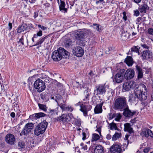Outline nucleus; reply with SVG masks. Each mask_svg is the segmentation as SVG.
I'll use <instances>...</instances> for the list:
<instances>
[{
  "instance_id": "obj_1",
  "label": "nucleus",
  "mask_w": 153,
  "mask_h": 153,
  "mask_svg": "<svg viewBox=\"0 0 153 153\" xmlns=\"http://www.w3.org/2000/svg\"><path fill=\"white\" fill-rule=\"evenodd\" d=\"M146 90V88L143 84L138 86L134 90V94L130 95L128 101L134 103L137 101L138 99L140 101L146 100L147 97Z\"/></svg>"
},
{
  "instance_id": "obj_2",
  "label": "nucleus",
  "mask_w": 153,
  "mask_h": 153,
  "mask_svg": "<svg viewBox=\"0 0 153 153\" xmlns=\"http://www.w3.org/2000/svg\"><path fill=\"white\" fill-rule=\"evenodd\" d=\"M55 97L56 98L55 100L57 103L58 106L60 107L62 112L65 111L71 112L73 111L74 108L71 105L63 104L64 102L62 96L57 95Z\"/></svg>"
},
{
  "instance_id": "obj_3",
  "label": "nucleus",
  "mask_w": 153,
  "mask_h": 153,
  "mask_svg": "<svg viewBox=\"0 0 153 153\" xmlns=\"http://www.w3.org/2000/svg\"><path fill=\"white\" fill-rule=\"evenodd\" d=\"M114 105L115 109H123L127 107L126 98L124 97H119L114 100Z\"/></svg>"
},
{
  "instance_id": "obj_4",
  "label": "nucleus",
  "mask_w": 153,
  "mask_h": 153,
  "mask_svg": "<svg viewBox=\"0 0 153 153\" xmlns=\"http://www.w3.org/2000/svg\"><path fill=\"white\" fill-rule=\"evenodd\" d=\"M48 123L46 122L39 123L35 128L34 130V134L38 136L43 134L45 131Z\"/></svg>"
},
{
  "instance_id": "obj_5",
  "label": "nucleus",
  "mask_w": 153,
  "mask_h": 153,
  "mask_svg": "<svg viewBox=\"0 0 153 153\" xmlns=\"http://www.w3.org/2000/svg\"><path fill=\"white\" fill-rule=\"evenodd\" d=\"M34 87L37 90V92L39 93L44 91L46 88L45 82L40 79L36 80L35 82Z\"/></svg>"
},
{
  "instance_id": "obj_6",
  "label": "nucleus",
  "mask_w": 153,
  "mask_h": 153,
  "mask_svg": "<svg viewBox=\"0 0 153 153\" xmlns=\"http://www.w3.org/2000/svg\"><path fill=\"white\" fill-rule=\"evenodd\" d=\"M125 70L123 69H121L114 76L113 81L117 83L122 82L123 79Z\"/></svg>"
},
{
  "instance_id": "obj_7",
  "label": "nucleus",
  "mask_w": 153,
  "mask_h": 153,
  "mask_svg": "<svg viewBox=\"0 0 153 153\" xmlns=\"http://www.w3.org/2000/svg\"><path fill=\"white\" fill-rule=\"evenodd\" d=\"M34 125L31 123H27L24 126L22 131V133L24 136H27V134L31 132L34 128Z\"/></svg>"
},
{
  "instance_id": "obj_8",
  "label": "nucleus",
  "mask_w": 153,
  "mask_h": 153,
  "mask_svg": "<svg viewBox=\"0 0 153 153\" xmlns=\"http://www.w3.org/2000/svg\"><path fill=\"white\" fill-rule=\"evenodd\" d=\"M96 91V95H102L106 92V87L105 84H100L95 87L94 92Z\"/></svg>"
},
{
  "instance_id": "obj_9",
  "label": "nucleus",
  "mask_w": 153,
  "mask_h": 153,
  "mask_svg": "<svg viewBox=\"0 0 153 153\" xmlns=\"http://www.w3.org/2000/svg\"><path fill=\"white\" fill-rule=\"evenodd\" d=\"M80 110L83 112L84 115L85 116L87 115L88 111L92 108V106L88 105L87 103L86 102L80 105Z\"/></svg>"
},
{
  "instance_id": "obj_10",
  "label": "nucleus",
  "mask_w": 153,
  "mask_h": 153,
  "mask_svg": "<svg viewBox=\"0 0 153 153\" xmlns=\"http://www.w3.org/2000/svg\"><path fill=\"white\" fill-rule=\"evenodd\" d=\"M135 83L133 81L125 82L123 85V90L125 91H128L131 89L134 88L138 86H135Z\"/></svg>"
},
{
  "instance_id": "obj_11",
  "label": "nucleus",
  "mask_w": 153,
  "mask_h": 153,
  "mask_svg": "<svg viewBox=\"0 0 153 153\" xmlns=\"http://www.w3.org/2000/svg\"><path fill=\"white\" fill-rule=\"evenodd\" d=\"M5 141L8 144L13 145L15 141V138L13 135L11 134H7L5 137Z\"/></svg>"
},
{
  "instance_id": "obj_12",
  "label": "nucleus",
  "mask_w": 153,
  "mask_h": 153,
  "mask_svg": "<svg viewBox=\"0 0 153 153\" xmlns=\"http://www.w3.org/2000/svg\"><path fill=\"white\" fill-rule=\"evenodd\" d=\"M152 55V52L149 50L144 51L142 53V60L150 59Z\"/></svg>"
},
{
  "instance_id": "obj_13",
  "label": "nucleus",
  "mask_w": 153,
  "mask_h": 153,
  "mask_svg": "<svg viewBox=\"0 0 153 153\" xmlns=\"http://www.w3.org/2000/svg\"><path fill=\"white\" fill-rule=\"evenodd\" d=\"M134 75V71L133 69H128L124 74L125 78L127 79H132Z\"/></svg>"
},
{
  "instance_id": "obj_14",
  "label": "nucleus",
  "mask_w": 153,
  "mask_h": 153,
  "mask_svg": "<svg viewBox=\"0 0 153 153\" xmlns=\"http://www.w3.org/2000/svg\"><path fill=\"white\" fill-rule=\"evenodd\" d=\"M73 52L75 56L78 57L82 56L84 53L83 50L81 47L79 46L74 48Z\"/></svg>"
},
{
  "instance_id": "obj_15",
  "label": "nucleus",
  "mask_w": 153,
  "mask_h": 153,
  "mask_svg": "<svg viewBox=\"0 0 153 153\" xmlns=\"http://www.w3.org/2000/svg\"><path fill=\"white\" fill-rule=\"evenodd\" d=\"M111 153H121L122 149L121 146L118 144H113L110 148Z\"/></svg>"
},
{
  "instance_id": "obj_16",
  "label": "nucleus",
  "mask_w": 153,
  "mask_h": 153,
  "mask_svg": "<svg viewBox=\"0 0 153 153\" xmlns=\"http://www.w3.org/2000/svg\"><path fill=\"white\" fill-rule=\"evenodd\" d=\"M58 50L60 55L62 56V58H67L69 57L70 53L63 48L60 47Z\"/></svg>"
},
{
  "instance_id": "obj_17",
  "label": "nucleus",
  "mask_w": 153,
  "mask_h": 153,
  "mask_svg": "<svg viewBox=\"0 0 153 153\" xmlns=\"http://www.w3.org/2000/svg\"><path fill=\"white\" fill-rule=\"evenodd\" d=\"M61 56L60 55L57 49L55 51L52 53L51 58L53 61L56 62L59 61L62 59Z\"/></svg>"
},
{
  "instance_id": "obj_18",
  "label": "nucleus",
  "mask_w": 153,
  "mask_h": 153,
  "mask_svg": "<svg viewBox=\"0 0 153 153\" xmlns=\"http://www.w3.org/2000/svg\"><path fill=\"white\" fill-rule=\"evenodd\" d=\"M124 111L123 112V115L126 117H130L134 115L136 112L131 111L129 109L128 105L127 107H126L125 108L123 109Z\"/></svg>"
},
{
  "instance_id": "obj_19",
  "label": "nucleus",
  "mask_w": 153,
  "mask_h": 153,
  "mask_svg": "<svg viewBox=\"0 0 153 153\" xmlns=\"http://www.w3.org/2000/svg\"><path fill=\"white\" fill-rule=\"evenodd\" d=\"M59 119L64 123L68 122L70 121L71 117L68 114L66 113L62 114L59 117Z\"/></svg>"
},
{
  "instance_id": "obj_20",
  "label": "nucleus",
  "mask_w": 153,
  "mask_h": 153,
  "mask_svg": "<svg viewBox=\"0 0 153 153\" xmlns=\"http://www.w3.org/2000/svg\"><path fill=\"white\" fill-rule=\"evenodd\" d=\"M85 32L83 30L75 31L74 35L76 39L82 38L84 36Z\"/></svg>"
},
{
  "instance_id": "obj_21",
  "label": "nucleus",
  "mask_w": 153,
  "mask_h": 153,
  "mask_svg": "<svg viewBox=\"0 0 153 153\" xmlns=\"http://www.w3.org/2000/svg\"><path fill=\"white\" fill-rule=\"evenodd\" d=\"M138 9L141 13H146V10L149 9V7L146 4H143L139 7Z\"/></svg>"
},
{
  "instance_id": "obj_22",
  "label": "nucleus",
  "mask_w": 153,
  "mask_h": 153,
  "mask_svg": "<svg viewBox=\"0 0 153 153\" xmlns=\"http://www.w3.org/2000/svg\"><path fill=\"white\" fill-rule=\"evenodd\" d=\"M48 36H43L40 38L38 40L37 42L35 44L32 45H30V47L39 45L40 46H41V45L43 43V42L46 39H48Z\"/></svg>"
},
{
  "instance_id": "obj_23",
  "label": "nucleus",
  "mask_w": 153,
  "mask_h": 153,
  "mask_svg": "<svg viewBox=\"0 0 153 153\" xmlns=\"http://www.w3.org/2000/svg\"><path fill=\"white\" fill-rule=\"evenodd\" d=\"M59 10L64 13L67 11V9L65 8V2L61 0H60V3H58Z\"/></svg>"
},
{
  "instance_id": "obj_24",
  "label": "nucleus",
  "mask_w": 153,
  "mask_h": 153,
  "mask_svg": "<svg viewBox=\"0 0 153 153\" xmlns=\"http://www.w3.org/2000/svg\"><path fill=\"white\" fill-rule=\"evenodd\" d=\"M144 136L147 137L149 136L152 137H153V134L151 130L148 128L144 129L142 131Z\"/></svg>"
},
{
  "instance_id": "obj_25",
  "label": "nucleus",
  "mask_w": 153,
  "mask_h": 153,
  "mask_svg": "<svg viewBox=\"0 0 153 153\" xmlns=\"http://www.w3.org/2000/svg\"><path fill=\"white\" fill-rule=\"evenodd\" d=\"M102 104L97 105L94 108L95 114H98L101 113L102 111Z\"/></svg>"
},
{
  "instance_id": "obj_26",
  "label": "nucleus",
  "mask_w": 153,
  "mask_h": 153,
  "mask_svg": "<svg viewBox=\"0 0 153 153\" xmlns=\"http://www.w3.org/2000/svg\"><path fill=\"white\" fill-rule=\"evenodd\" d=\"M124 130L125 131H127L130 133L133 132V129L131 127L130 123H126L124 124Z\"/></svg>"
},
{
  "instance_id": "obj_27",
  "label": "nucleus",
  "mask_w": 153,
  "mask_h": 153,
  "mask_svg": "<svg viewBox=\"0 0 153 153\" xmlns=\"http://www.w3.org/2000/svg\"><path fill=\"white\" fill-rule=\"evenodd\" d=\"M124 62L128 66H132L133 63V59L130 56H127Z\"/></svg>"
},
{
  "instance_id": "obj_28",
  "label": "nucleus",
  "mask_w": 153,
  "mask_h": 153,
  "mask_svg": "<svg viewBox=\"0 0 153 153\" xmlns=\"http://www.w3.org/2000/svg\"><path fill=\"white\" fill-rule=\"evenodd\" d=\"M94 153H104L103 147L101 145L97 146L94 149Z\"/></svg>"
},
{
  "instance_id": "obj_29",
  "label": "nucleus",
  "mask_w": 153,
  "mask_h": 153,
  "mask_svg": "<svg viewBox=\"0 0 153 153\" xmlns=\"http://www.w3.org/2000/svg\"><path fill=\"white\" fill-rule=\"evenodd\" d=\"M90 89L88 88H85V90L84 92V94L85 96V98L83 99V101H87L89 100V93L88 91H90Z\"/></svg>"
},
{
  "instance_id": "obj_30",
  "label": "nucleus",
  "mask_w": 153,
  "mask_h": 153,
  "mask_svg": "<svg viewBox=\"0 0 153 153\" xmlns=\"http://www.w3.org/2000/svg\"><path fill=\"white\" fill-rule=\"evenodd\" d=\"M129 33L127 32L122 31L121 33V38L122 40H125L128 39L129 36Z\"/></svg>"
},
{
  "instance_id": "obj_31",
  "label": "nucleus",
  "mask_w": 153,
  "mask_h": 153,
  "mask_svg": "<svg viewBox=\"0 0 153 153\" xmlns=\"http://www.w3.org/2000/svg\"><path fill=\"white\" fill-rule=\"evenodd\" d=\"M46 115V114L42 112H40L35 113L31 116H30V117L31 118V117H35L37 119L39 118L40 117H44Z\"/></svg>"
},
{
  "instance_id": "obj_32",
  "label": "nucleus",
  "mask_w": 153,
  "mask_h": 153,
  "mask_svg": "<svg viewBox=\"0 0 153 153\" xmlns=\"http://www.w3.org/2000/svg\"><path fill=\"white\" fill-rule=\"evenodd\" d=\"M136 68L138 73V78H142L143 76V73L142 68L137 65L136 66Z\"/></svg>"
},
{
  "instance_id": "obj_33",
  "label": "nucleus",
  "mask_w": 153,
  "mask_h": 153,
  "mask_svg": "<svg viewBox=\"0 0 153 153\" xmlns=\"http://www.w3.org/2000/svg\"><path fill=\"white\" fill-rule=\"evenodd\" d=\"M58 108H59L57 106L56 108L54 109H49V113L50 114H51V115L53 114H55L56 115L58 114Z\"/></svg>"
},
{
  "instance_id": "obj_34",
  "label": "nucleus",
  "mask_w": 153,
  "mask_h": 153,
  "mask_svg": "<svg viewBox=\"0 0 153 153\" xmlns=\"http://www.w3.org/2000/svg\"><path fill=\"white\" fill-rule=\"evenodd\" d=\"M121 137V133H118L116 132L115 134L112 136V140L115 141L117 139L120 138Z\"/></svg>"
},
{
  "instance_id": "obj_35",
  "label": "nucleus",
  "mask_w": 153,
  "mask_h": 153,
  "mask_svg": "<svg viewBox=\"0 0 153 153\" xmlns=\"http://www.w3.org/2000/svg\"><path fill=\"white\" fill-rule=\"evenodd\" d=\"M109 126L110 127V129L111 130H113V129L115 130H118V128L117 127L116 124L114 122H112L111 123H109Z\"/></svg>"
},
{
  "instance_id": "obj_36",
  "label": "nucleus",
  "mask_w": 153,
  "mask_h": 153,
  "mask_svg": "<svg viewBox=\"0 0 153 153\" xmlns=\"http://www.w3.org/2000/svg\"><path fill=\"white\" fill-rule=\"evenodd\" d=\"M25 146V144L23 142H19L18 143V147L19 149L24 148Z\"/></svg>"
},
{
  "instance_id": "obj_37",
  "label": "nucleus",
  "mask_w": 153,
  "mask_h": 153,
  "mask_svg": "<svg viewBox=\"0 0 153 153\" xmlns=\"http://www.w3.org/2000/svg\"><path fill=\"white\" fill-rule=\"evenodd\" d=\"M139 50V48H138L137 47V46H134L132 48H131V51H130L128 52V54H131V52L132 51H134L136 52H137L138 51V50Z\"/></svg>"
},
{
  "instance_id": "obj_38",
  "label": "nucleus",
  "mask_w": 153,
  "mask_h": 153,
  "mask_svg": "<svg viewBox=\"0 0 153 153\" xmlns=\"http://www.w3.org/2000/svg\"><path fill=\"white\" fill-rule=\"evenodd\" d=\"M39 108L43 111H46L47 110L45 105L39 103L38 104Z\"/></svg>"
},
{
  "instance_id": "obj_39",
  "label": "nucleus",
  "mask_w": 153,
  "mask_h": 153,
  "mask_svg": "<svg viewBox=\"0 0 153 153\" xmlns=\"http://www.w3.org/2000/svg\"><path fill=\"white\" fill-rule=\"evenodd\" d=\"M25 30V28L24 26L22 25L18 27L17 30V32L18 33H21L23 32Z\"/></svg>"
},
{
  "instance_id": "obj_40",
  "label": "nucleus",
  "mask_w": 153,
  "mask_h": 153,
  "mask_svg": "<svg viewBox=\"0 0 153 153\" xmlns=\"http://www.w3.org/2000/svg\"><path fill=\"white\" fill-rule=\"evenodd\" d=\"M100 139L99 135L97 134H93L92 141H96Z\"/></svg>"
},
{
  "instance_id": "obj_41",
  "label": "nucleus",
  "mask_w": 153,
  "mask_h": 153,
  "mask_svg": "<svg viewBox=\"0 0 153 153\" xmlns=\"http://www.w3.org/2000/svg\"><path fill=\"white\" fill-rule=\"evenodd\" d=\"M42 31L41 30H40L39 31H37L36 34H34V37H36L38 36H42Z\"/></svg>"
},
{
  "instance_id": "obj_42",
  "label": "nucleus",
  "mask_w": 153,
  "mask_h": 153,
  "mask_svg": "<svg viewBox=\"0 0 153 153\" xmlns=\"http://www.w3.org/2000/svg\"><path fill=\"white\" fill-rule=\"evenodd\" d=\"M74 123L76 126L79 127L81 126V122L80 119H76L75 120Z\"/></svg>"
},
{
  "instance_id": "obj_43",
  "label": "nucleus",
  "mask_w": 153,
  "mask_h": 153,
  "mask_svg": "<svg viewBox=\"0 0 153 153\" xmlns=\"http://www.w3.org/2000/svg\"><path fill=\"white\" fill-rule=\"evenodd\" d=\"M93 27L96 29L97 31L100 32L101 29L100 27H99V25L98 24H93Z\"/></svg>"
},
{
  "instance_id": "obj_44",
  "label": "nucleus",
  "mask_w": 153,
  "mask_h": 153,
  "mask_svg": "<svg viewBox=\"0 0 153 153\" xmlns=\"http://www.w3.org/2000/svg\"><path fill=\"white\" fill-rule=\"evenodd\" d=\"M71 41L70 39H68L66 42L64 43V45L65 47L68 48L70 46Z\"/></svg>"
},
{
  "instance_id": "obj_45",
  "label": "nucleus",
  "mask_w": 153,
  "mask_h": 153,
  "mask_svg": "<svg viewBox=\"0 0 153 153\" xmlns=\"http://www.w3.org/2000/svg\"><path fill=\"white\" fill-rule=\"evenodd\" d=\"M123 19L124 21H126L127 19V17L126 16V13L125 11H124L123 13Z\"/></svg>"
},
{
  "instance_id": "obj_46",
  "label": "nucleus",
  "mask_w": 153,
  "mask_h": 153,
  "mask_svg": "<svg viewBox=\"0 0 153 153\" xmlns=\"http://www.w3.org/2000/svg\"><path fill=\"white\" fill-rule=\"evenodd\" d=\"M134 15L136 16H138L140 15V12L138 10H134Z\"/></svg>"
},
{
  "instance_id": "obj_47",
  "label": "nucleus",
  "mask_w": 153,
  "mask_h": 153,
  "mask_svg": "<svg viewBox=\"0 0 153 153\" xmlns=\"http://www.w3.org/2000/svg\"><path fill=\"white\" fill-rule=\"evenodd\" d=\"M125 143H124L123 144V150L124 151L125 150V149H126L127 147L128 146V142H126V143L125 142Z\"/></svg>"
},
{
  "instance_id": "obj_48",
  "label": "nucleus",
  "mask_w": 153,
  "mask_h": 153,
  "mask_svg": "<svg viewBox=\"0 0 153 153\" xmlns=\"http://www.w3.org/2000/svg\"><path fill=\"white\" fill-rule=\"evenodd\" d=\"M121 115L120 114H118V115L116 117L115 119V120L116 121H118L121 118Z\"/></svg>"
},
{
  "instance_id": "obj_49",
  "label": "nucleus",
  "mask_w": 153,
  "mask_h": 153,
  "mask_svg": "<svg viewBox=\"0 0 153 153\" xmlns=\"http://www.w3.org/2000/svg\"><path fill=\"white\" fill-rule=\"evenodd\" d=\"M148 32L149 34L150 35H153V29L152 28H149L148 30Z\"/></svg>"
},
{
  "instance_id": "obj_50",
  "label": "nucleus",
  "mask_w": 153,
  "mask_h": 153,
  "mask_svg": "<svg viewBox=\"0 0 153 153\" xmlns=\"http://www.w3.org/2000/svg\"><path fill=\"white\" fill-rule=\"evenodd\" d=\"M109 119L111 120L113 118H114V117L115 116V114H112L111 113H110L109 114Z\"/></svg>"
},
{
  "instance_id": "obj_51",
  "label": "nucleus",
  "mask_w": 153,
  "mask_h": 153,
  "mask_svg": "<svg viewBox=\"0 0 153 153\" xmlns=\"http://www.w3.org/2000/svg\"><path fill=\"white\" fill-rule=\"evenodd\" d=\"M150 149L149 147H146L143 150V152L144 153H148L150 150Z\"/></svg>"
},
{
  "instance_id": "obj_52",
  "label": "nucleus",
  "mask_w": 153,
  "mask_h": 153,
  "mask_svg": "<svg viewBox=\"0 0 153 153\" xmlns=\"http://www.w3.org/2000/svg\"><path fill=\"white\" fill-rule=\"evenodd\" d=\"M38 26L41 29L43 30H45L46 29V27L43 26H42L40 25H38Z\"/></svg>"
},
{
  "instance_id": "obj_53",
  "label": "nucleus",
  "mask_w": 153,
  "mask_h": 153,
  "mask_svg": "<svg viewBox=\"0 0 153 153\" xmlns=\"http://www.w3.org/2000/svg\"><path fill=\"white\" fill-rule=\"evenodd\" d=\"M141 46L144 48L146 49H148L149 48V47L145 44H141Z\"/></svg>"
},
{
  "instance_id": "obj_54",
  "label": "nucleus",
  "mask_w": 153,
  "mask_h": 153,
  "mask_svg": "<svg viewBox=\"0 0 153 153\" xmlns=\"http://www.w3.org/2000/svg\"><path fill=\"white\" fill-rule=\"evenodd\" d=\"M46 94H41L40 96L41 97V98L43 100H45L46 99Z\"/></svg>"
},
{
  "instance_id": "obj_55",
  "label": "nucleus",
  "mask_w": 153,
  "mask_h": 153,
  "mask_svg": "<svg viewBox=\"0 0 153 153\" xmlns=\"http://www.w3.org/2000/svg\"><path fill=\"white\" fill-rule=\"evenodd\" d=\"M23 36H22V38L20 39L19 42H21L23 45H24V43L23 42L24 39L23 38Z\"/></svg>"
},
{
  "instance_id": "obj_56",
  "label": "nucleus",
  "mask_w": 153,
  "mask_h": 153,
  "mask_svg": "<svg viewBox=\"0 0 153 153\" xmlns=\"http://www.w3.org/2000/svg\"><path fill=\"white\" fill-rule=\"evenodd\" d=\"M83 137L82 139L83 140H85L86 139V135L85 133L84 132L82 133Z\"/></svg>"
},
{
  "instance_id": "obj_57",
  "label": "nucleus",
  "mask_w": 153,
  "mask_h": 153,
  "mask_svg": "<svg viewBox=\"0 0 153 153\" xmlns=\"http://www.w3.org/2000/svg\"><path fill=\"white\" fill-rule=\"evenodd\" d=\"M129 136L128 135L126 134L125 135V137L124 138V140H125V142L126 143V142H128V138Z\"/></svg>"
},
{
  "instance_id": "obj_58",
  "label": "nucleus",
  "mask_w": 153,
  "mask_h": 153,
  "mask_svg": "<svg viewBox=\"0 0 153 153\" xmlns=\"http://www.w3.org/2000/svg\"><path fill=\"white\" fill-rule=\"evenodd\" d=\"M111 138V136L110 134H107L106 136V138L108 140H110Z\"/></svg>"
},
{
  "instance_id": "obj_59",
  "label": "nucleus",
  "mask_w": 153,
  "mask_h": 153,
  "mask_svg": "<svg viewBox=\"0 0 153 153\" xmlns=\"http://www.w3.org/2000/svg\"><path fill=\"white\" fill-rule=\"evenodd\" d=\"M8 26L9 27V30H10L12 27V24L11 23L9 22L8 24Z\"/></svg>"
},
{
  "instance_id": "obj_60",
  "label": "nucleus",
  "mask_w": 153,
  "mask_h": 153,
  "mask_svg": "<svg viewBox=\"0 0 153 153\" xmlns=\"http://www.w3.org/2000/svg\"><path fill=\"white\" fill-rule=\"evenodd\" d=\"M108 51H105V53L107 54H108L109 53V51H110L111 49V48H108Z\"/></svg>"
},
{
  "instance_id": "obj_61",
  "label": "nucleus",
  "mask_w": 153,
  "mask_h": 153,
  "mask_svg": "<svg viewBox=\"0 0 153 153\" xmlns=\"http://www.w3.org/2000/svg\"><path fill=\"white\" fill-rule=\"evenodd\" d=\"M100 103L99 104H102V106L103 103L105 102V101L104 100H103L102 99H100Z\"/></svg>"
},
{
  "instance_id": "obj_62",
  "label": "nucleus",
  "mask_w": 153,
  "mask_h": 153,
  "mask_svg": "<svg viewBox=\"0 0 153 153\" xmlns=\"http://www.w3.org/2000/svg\"><path fill=\"white\" fill-rule=\"evenodd\" d=\"M18 100V97L17 96L15 98H14V103H15V102L17 103Z\"/></svg>"
},
{
  "instance_id": "obj_63",
  "label": "nucleus",
  "mask_w": 153,
  "mask_h": 153,
  "mask_svg": "<svg viewBox=\"0 0 153 153\" xmlns=\"http://www.w3.org/2000/svg\"><path fill=\"white\" fill-rule=\"evenodd\" d=\"M10 116L13 118H14L15 117V114L14 112H12L10 114Z\"/></svg>"
},
{
  "instance_id": "obj_64",
  "label": "nucleus",
  "mask_w": 153,
  "mask_h": 153,
  "mask_svg": "<svg viewBox=\"0 0 153 153\" xmlns=\"http://www.w3.org/2000/svg\"><path fill=\"white\" fill-rule=\"evenodd\" d=\"M82 149L84 150H87V146L86 145H84L83 147H82Z\"/></svg>"
}]
</instances>
